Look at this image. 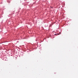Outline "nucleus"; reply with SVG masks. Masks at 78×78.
<instances>
[{
	"label": "nucleus",
	"instance_id": "f257e3e1",
	"mask_svg": "<svg viewBox=\"0 0 78 78\" xmlns=\"http://www.w3.org/2000/svg\"><path fill=\"white\" fill-rule=\"evenodd\" d=\"M50 7H51V8H53V7H51V6H50Z\"/></svg>",
	"mask_w": 78,
	"mask_h": 78
}]
</instances>
